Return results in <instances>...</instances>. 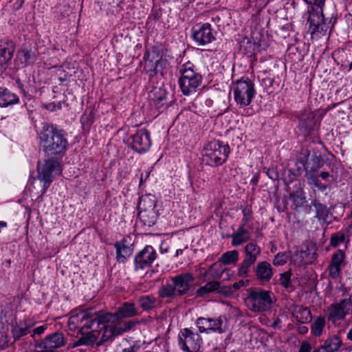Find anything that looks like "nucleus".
<instances>
[{
	"instance_id": "obj_1",
	"label": "nucleus",
	"mask_w": 352,
	"mask_h": 352,
	"mask_svg": "<svg viewBox=\"0 0 352 352\" xmlns=\"http://www.w3.org/2000/svg\"><path fill=\"white\" fill-rule=\"evenodd\" d=\"M38 138L40 146L48 155H63L66 151L68 145L66 133L56 125L43 123Z\"/></svg>"
},
{
	"instance_id": "obj_2",
	"label": "nucleus",
	"mask_w": 352,
	"mask_h": 352,
	"mask_svg": "<svg viewBox=\"0 0 352 352\" xmlns=\"http://www.w3.org/2000/svg\"><path fill=\"white\" fill-rule=\"evenodd\" d=\"M179 73L178 83L182 93L186 96L195 94L203 80L198 69L193 63L187 62L181 66Z\"/></svg>"
},
{
	"instance_id": "obj_3",
	"label": "nucleus",
	"mask_w": 352,
	"mask_h": 352,
	"mask_svg": "<svg viewBox=\"0 0 352 352\" xmlns=\"http://www.w3.org/2000/svg\"><path fill=\"white\" fill-rule=\"evenodd\" d=\"M230 153V148L228 144L214 140L204 146L203 161L206 165L217 167L226 162Z\"/></svg>"
},
{
	"instance_id": "obj_4",
	"label": "nucleus",
	"mask_w": 352,
	"mask_h": 352,
	"mask_svg": "<svg viewBox=\"0 0 352 352\" xmlns=\"http://www.w3.org/2000/svg\"><path fill=\"white\" fill-rule=\"evenodd\" d=\"M324 3L325 0H315L307 12V23L311 34L326 32L330 28L331 19L326 18L323 12Z\"/></svg>"
},
{
	"instance_id": "obj_5",
	"label": "nucleus",
	"mask_w": 352,
	"mask_h": 352,
	"mask_svg": "<svg viewBox=\"0 0 352 352\" xmlns=\"http://www.w3.org/2000/svg\"><path fill=\"white\" fill-rule=\"evenodd\" d=\"M232 90L234 101L240 108L249 106L256 94L254 82L245 76L236 81Z\"/></svg>"
},
{
	"instance_id": "obj_6",
	"label": "nucleus",
	"mask_w": 352,
	"mask_h": 352,
	"mask_svg": "<svg viewBox=\"0 0 352 352\" xmlns=\"http://www.w3.org/2000/svg\"><path fill=\"white\" fill-rule=\"evenodd\" d=\"M272 293L262 289L248 292L245 302L248 309L255 313L265 312L272 308Z\"/></svg>"
},
{
	"instance_id": "obj_7",
	"label": "nucleus",
	"mask_w": 352,
	"mask_h": 352,
	"mask_svg": "<svg viewBox=\"0 0 352 352\" xmlns=\"http://www.w3.org/2000/svg\"><path fill=\"white\" fill-rule=\"evenodd\" d=\"M60 162L54 157L48 158L45 160L41 166L38 167V178L43 182L42 194L45 193L54 176L60 174Z\"/></svg>"
},
{
	"instance_id": "obj_8",
	"label": "nucleus",
	"mask_w": 352,
	"mask_h": 352,
	"mask_svg": "<svg viewBox=\"0 0 352 352\" xmlns=\"http://www.w3.org/2000/svg\"><path fill=\"white\" fill-rule=\"evenodd\" d=\"M124 141L132 150L140 154L146 153L152 144L150 133L146 129L137 130L134 134L129 135Z\"/></svg>"
},
{
	"instance_id": "obj_9",
	"label": "nucleus",
	"mask_w": 352,
	"mask_h": 352,
	"mask_svg": "<svg viewBox=\"0 0 352 352\" xmlns=\"http://www.w3.org/2000/svg\"><path fill=\"white\" fill-rule=\"evenodd\" d=\"M177 340L180 349L185 352H197L202 344L201 336L188 328H184L179 331Z\"/></svg>"
},
{
	"instance_id": "obj_10",
	"label": "nucleus",
	"mask_w": 352,
	"mask_h": 352,
	"mask_svg": "<svg viewBox=\"0 0 352 352\" xmlns=\"http://www.w3.org/2000/svg\"><path fill=\"white\" fill-rule=\"evenodd\" d=\"M245 256L238 268L237 274L239 277L247 278L250 267L254 264L261 254L260 247L254 243H248L244 250Z\"/></svg>"
},
{
	"instance_id": "obj_11",
	"label": "nucleus",
	"mask_w": 352,
	"mask_h": 352,
	"mask_svg": "<svg viewBox=\"0 0 352 352\" xmlns=\"http://www.w3.org/2000/svg\"><path fill=\"white\" fill-rule=\"evenodd\" d=\"M195 324L200 333H223L226 331V318L222 316L214 318L199 317Z\"/></svg>"
},
{
	"instance_id": "obj_12",
	"label": "nucleus",
	"mask_w": 352,
	"mask_h": 352,
	"mask_svg": "<svg viewBox=\"0 0 352 352\" xmlns=\"http://www.w3.org/2000/svg\"><path fill=\"white\" fill-rule=\"evenodd\" d=\"M216 32L209 23H198L191 29V36L199 46L209 44L215 40Z\"/></svg>"
},
{
	"instance_id": "obj_13",
	"label": "nucleus",
	"mask_w": 352,
	"mask_h": 352,
	"mask_svg": "<svg viewBox=\"0 0 352 352\" xmlns=\"http://www.w3.org/2000/svg\"><path fill=\"white\" fill-rule=\"evenodd\" d=\"M157 253L152 245H147L139 251L134 257V270L144 271L152 266L156 260Z\"/></svg>"
},
{
	"instance_id": "obj_14",
	"label": "nucleus",
	"mask_w": 352,
	"mask_h": 352,
	"mask_svg": "<svg viewBox=\"0 0 352 352\" xmlns=\"http://www.w3.org/2000/svg\"><path fill=\"white\" fill-rule=\"evenodd\" d=\"M81 336L75 341L72 347H76L81 345L90 346L94 344L98 340V331L95 328L93 329L90 324H85L79 329Z\"/></svg>"
},
{
	"instance_id": "obj_15",
	"label": "nucleus",
	"mask_w": 352,
	"mask_h": 352,
	"mask_svg": "<svg viewBox=\"0 0 352 352\" xmlns=\"http://www.w3.org/2000/svg\"><path fill=\"white\" fill-rule=\"evenodd\" d=\"M170 280L177 291V295L182 296L189 292L195 277L192 273L186 272L173 276Z\"/></svg>"
},
{
	"instance_id": "obj_16",
	"label": "nucleus",
	"mask_w": 352,
	"mask_h": 352,
	"mask_svg": "<svg viewBox=\"0 0 352 352\" xmlns=\"http://www.w3.org/2000/svg\"><path fill=\"white\" fill-rule=\"evenodd\" d=\"M117 319L116 312L114 314H102L94 309V314H93L91 318L90 326H92L93 329L95 328L98 331L102 330V328L109 327L111 325H109V324H113Z\"/></svg>"
},
{
	"instance_id": "obj_17",
	"label": "nucleus",
	"mask_w": 352,
	"mask_h": 352,
	"mask_svg": "<svg viewBox=\"0 0 352 352\" xmlns=\"http://www.w3.org/2000/svg\"><path fill=\"white\" fill-rule=\"evenodd\" d=\"M157 58V54L155 50H153L151 52H146L144 55L145 62L144 69L150 77H153L158 73V67L162 66L164 62L161 58Z\"/></svg>"
},
{
	"instance_id": "obj_18",
	"label": "nucleus",
	"mask_w": 352,
	"mask_h": 352,
	"mask_svg": "<svg viewBox=\"0 0 352 352\" xmlns=\"http://www.w3.org/2000/svg\"><path fill=\"white\" fill-rule=\"evenodd\" d=\"M316 126V114L311 111H303L299 118L298 129L305 135H309Z\"/></svg>"
},
{
	"instance_id": "obj_19",
	"label": "nucleus",
	"mask_w": 352,
	"mask_h": 352,
	"mask_svg": "<svg viewBox=\"0 0 352 352\" xmlns=\"http://www.w3.org/2000/svg\"><path fill=\"white\" fill-rule=\"evenodd\" d=\"M94 314V309L89 308L85 310H83L76 314L72 315L69 319V326L71 329H76L80 327L85 324H91V318Z\"/></svg>"
},
{
	"instance_id": "obj_20",
	"label": "nucleus",
	"mask_w": 352,
	"mask_h": 352,
	"mask_svg": "<svg viewBox=\"0 0 352 352\" xmlns=\"http://www.w3.org/2000/svg\"><path fill=\"white\" fill-rule=\"evenodd\" d=\"M65 340L63 333L54 332L48 335L40 344V347L46 351H54L55 349L65 346Z\"/></svg>"
},
{
	"instance_id": "obj_21",
	"label": "nucleus",
	"mask_w": 352,
	"mask_h": 352,
	"mask_svg": "<svg viewBox=\"0 0 352 352\" xmlns=\"http://www.w3.org/2000/svg\"><path fill=\"white\" fill-rule=\"evenodd\" d=\"M346 303V300H341L339 302L331 305L328 309V320L333 323L343 320L349 314Z\"/></svg>"
},
{
	"instance_id": "obj_22",
	"label": "nucleus",
	"mask_w": 352,
	"mask_h": 352,
	"mask_svg": "<svg viewBox=\"0 0 352 352\" xmlns=\"http://www.w3.org/2000/svg\"><path fill=\"white\" fill-rule=\"evenodd\" d=\"M130 241L129 236H124L122 240L114 244L116 250V259L118 261L124 262L133 253V248Z\"/></svg>"
},
{
	"instance_id": "obj_23",
	"label": "nucleus",
	"mask_w": 352,
	"mask_h": 352,
	"mask_svg": "<svg viewBox=\"0 0 352 352\" xmlns=\"http://www.w3.org/2000/svg\"><path fill=\"white\" fill-rule=\"evenodd\" d=\"M342 344V340L338 335L329 336L324 343L316 348L312 352H336Z\"/></svg>"
},
{
	"instance_id": "obj_24",
	"label": "nucleus",
	"mask_w": 352,
	"mask_h": 352,
	"mask_svg": "<svg viewBox=\"0 0 352 352\" xmlns=\"http://www.w3.org/2000/svg\"><path fill=\"white\" fill-rule=\"evenodd\" d=\"M141 311L131 301L124 302L116 311L117 318H129L140 316Z\"/></svg>"
},
{
	"instance_id": "obj_25",
	"label": "nucleus",
	"mask_w": 352,
	"mask_h": 352,
	"mask_svg": "<svg viewBox=\"0 0 352 352\" xmlns=\"http://www.w3.org/2000/svg\"><path fill=\"white\" fill-rule=\"evenodd\" d=\"M290 310L293 317L300 324L309 323L312 320V314L308 307L294 305Z\"/></svg>"
},
{
	"instance_id": "obj_26",
	"label": "nucleus",
	"mask_w": 352,
	"mask_h": 352,
	"mask_svg": "<svg viewBox=\"0 0 352 352\" xmlns=\"http://www.w3.org/2000/svg\"><path fill=\"white\" fill-rule=\"evenodd\" d=\"M254 273L257 279L263 283L269 282L273 276L272 267L267 261L258 262L254 269Z\"/></svg>"
},
{
	"instance_id": "obj_27",
	"label": "nucleus",
	"mask_w": 352,
	"mask_h": 352,
	"mask_svg": "<svg viewBox=\"0 0 352 352\" xmlns=\"http://www.w3.org/2000/svg\"><path fill=\"white\" fill-rule=\"evenodd\" d=\"M14 52V44L10 41H0V68L10 60Z\"/></svg>"
},
{
	"instance_id": "obj_28",
	"label": "nucleus",
	"mask_w": 352,
	"mask_h": 352,
	"mask_svg": "<svg viewBox=\"0 0 352 352\" xmlns=\"http://www.w3.org/2000/svg\"><path fill=\"white\" fill-rule=\"evenodd\" d=\"M314 162V165L310 166L309 164L304 165V169L305 170V177L307 179V183L310 186L314 184L315 182L318 179L316 175L318 169L322 166L319 158L317 156H314L311 158Z\"/></svg>"
},
{
	"instance_id": "obj_29",
	"label": "nucleus",
	"mask_w": 352,
	"mask_h": 352,
	"mask_svg": "<svg viewBox=\"0 0 352 352\" xmlns=\"http://www.w3.org/2000/svg\"><path fill=\"white\" fill-rule=\"evenodd\" d=\"M19 103L18 96L11 92L8 89L0 87V107H7L10 105Z\"/></svg>"
},
{
	"instance_id": "obj_30",
	"label": "nucleus",
	"mask_w": 352,
	"mask_h": 352,
	"mask_svg": "<svg viewBox=\"0 0 352 352\" xmlns=\"http://www.w3.org/2000/svg\"><path fill=\"white\" fill-rule=\"evenodd\" d=\"M312 207L316 211V217L320 221L326 222L329 214V210L327 206L314 199L311 201L310 208Z\"/></svg>"
},
{
	"instance_id": "obj_31",
	"label": "nucleus",
	"mask_w": 352,
	"mask_h": 352,
	"mask_svg": "<svg viewBox=\"0 0 352 352\" xmlns=\"http://www.w3.org/2000/svg\"><path fill=\"white\" fill-rule=\"evenodd\" d=\"M157 199L155 195L146 194L140 197L138 210H155Z\"/></svg>"
},
{
	"instance_id": "obj_32",
	"label": "nucleus",
	"mask_w": 352,
	"mask_h": 352,
	"mask_svg": "<svg viewBox=\"0 0 352 352\" xmlns=\"http://www.w3.org/2000/svg\"><path fill=\"white\" fill-rule=\"evenodd\" d=\"M16 58L21 64L29 65L36 60V56L34 51L24 47L18 52Z\"/></svg>"
},
{
	"instance_id": "obj_33",
	"label": "nucleus",
	"mask_w": 352,
	"mask_h": 352,
	"mask_svg": "<svg viewBox=\"0 0 352 352\" xmlns=\"http://www.w3.org/2000/svg\"><path fill=\"white\" fill-rule=\"evenodd\" d=\"M326 326V319L324 316L316 317L311 324V333L314 337H320L324 331Z\"/></svg>"
},
{
	"instance_id": "obj_34",
	"label": "nucleus",
	"mask_w": 352,
	"mask_h": 352,
	"mask_svg": "<svg viewBox=\"0 0 352 352\" xmlns=\"http://www.w3.org/2000/svg\"><path fill=\"white\" fill-rule=\"evenodd\" d=\"M250 239V233L245 230L243 226H241L237 231L232 235V245L239 246L247 242Z\"/></svg>"
},
{
	"instance_id": "obj_35",
	"label": "nucleus",
	"mask_w": 352,
	"mask_h": 352,
	"mask_svg": "<svg viewBox=\"0 0 352 352\" xmlns=\"http://www.w3.org/2000/svg\"><path fill=\"white\" fill-rule=\"evenodd\" d=\"M138 215L144 225L151 226L156 223L157 219V212L156 210H139Z\"/></svg>"
},
{
	"instance_id": "obj_36",
	"label": "nucleus",
	"mask_w": 352,
	"mask_h": 352,
	"mask_svg": "<svg viewBox=\"0 0 352 352\" xmlns=\"http://www.w3.org/2000/svg\"><path fill=\"white\" fill-rule=\"evenodd\" d=\"M157 299L151 295L141 296L138 299L140 307L145 311H150L156 307Z\"/></svg>"
},
{
	"instance_id": "obj_37",
	"label": "nucleus",
	"mask_w": 352,
	"mask_h": 352,
	"mask_svg": "<svg viewBox=\"0 0 352 352\" xmlns=\"http://www.w3.org/2000/svg\"><path fill=\"white\" fill-rule=\"evenodd\" d=\"M316 256L314 254H310L307 250H297L293 256L294 262L298 263V265H305L311 263L315 260Z\"/></svg>"
},
{
	"instance_id": "obj_38",
	"label": "nucleus",
	"mask_w": 352,
	"mask_h": 352,
	"mask_svg": "<svg viewBox=\"0 0 352 352\" xmlns=\"http://www.w3.org/2000/svg\"><path fill=\"white\" fill-rule=\"evenodd\" d=\"M138 323V321L130 320L121 322L116 324H113L111 327H113L114 335L118 336L123 334L125 332L129 331Z\"/></svg>"
},
{
	"instance_id": "obj_39",
	"label": "nucleus",
	"mask_w": 352,
	"mask_h": 352,
	"mask_svg": "<svg viewBox=\"0 0 352 352\" xmlns=\"http://www.w3.org/2000/svg\"><path fill=\"white\" fill-rule=\"evenodd\" d=\"M220 289V283L216 280L207 283L205 285L200 287L196 291V295L199 297H203L206 294L213 292H219Z\"/></svg>"
},
{
	"instance_id": "obj_40",
	"label": "nucleus",
	"mask_w": 352,
	"mask_h": 352,
	"mask_svg": "<svg viewBox=\"0 0 352 352\" xmlns=\"http://www.w3.org/2000/svg\"><path fill=\"white\" fill-rule=\"evenodd\" d=\"M158 295L162 298H174L177 295V291L172 283L163 285L158 291Z\"/></svg>"
},
{
	"instance_id": "obj_41",
	"label": "nucleus",
	"mask_w": 352,
	"mask_h": 352,
	"mask_svg": "<svg viewBox=\"0 0 352 352\" xmlns=\"http://www.w3.org/2000/svg\"><path fill=\"white\" fill-rule=\"evenodd\" d=\"M239 258V254L237 250H230L223 253L218 262L224 265H235Z\"/></svg>"
},
{
	"instance_id": "obj_42",
	"label": "nucleus",
	"mask_w": 352,
	"mask_h": 352,
	"mask_svg": "<svg viewBox=\"0 0 352 352\" xmlns=\"http://www.w3.org/2000/svg\"><path fill=\"white\" fill-rule=\"evenodd\" d=\"M154 97L152 99L155 108L160 109L163 107L167 102V94L164 89H159L155 90Z\"/></svg>"
},
{
	"instance_id": "obj_43",
	"label": "nucleus",
	"mask_w": 352,
	"mask_h": 352,
	"mask_svg": "<svg viewBox=\"0 0 352 352\" xmlns=\"http://www.w3.org/2000/svg\"><path fill=\"white\" fill-rule=\"evenodd\" d=\"M345 259V254L341 250H336L331 256V258L329 264L340 267L342 265Z\"/></svg>"
},
{
	"instance_id": "obj_44",
	"label": "nucleus",
	"mask_w": 352,
	"mask_h": 352,
	"mask_svg": "<svg viewBox=\"0 0 352 352\" xmlns=\"http://www.w3.org/2000/svg\"><path fill=\"white\" fill-rule=\"evenodd\" d=\"M289 199L294 204L295 209L302 207L306 203V197L299 192L290 193Z\"/></svg>"
},
{
	"instance_id": "obj_45",
	"label": "nucleus",
	"mask_w": 352,
	"mask_h": 352,
	"mask_svg": "<svg viewBox=\"0 0 352 352\" xmlns=\"http://www.w3.org/2000/svg\"><path fill=\"white\" fill-rule=\"evenodd\" d=\"M71 13L70 7L67 4H60L56 6L54 10L55 16L58 19H64Z\"/></svg>"
},
{
	"instance_id": "obj_46",
	"label": "nucleus",
	"mask_w": 352,
	"mask_h": 352,
	"mask_svg": "<svg viewBox=\"0 0 352 352\" xmlns=\"http://www.w3.org/2000/svg\"><path fill=\"white\" fill-rule=\"evenodd\" d=\"M30 332V327L27 325L24 327L16 325L12 329V336L14 340H19L21 337L29 333Z\"/></svg>"
},
{
	"instance_id": "obj_47",
	"label": "nucleus",
	"mask_w": 352,
	"mask_h": 352,
	"mask_svg": "<svg viewBox=\"0 0 352 352\" xmlns=\"http://www.w3.org/2000/svg\"><path fill=\"white\" fill-rule=\"evenodd\" d=\"M102 330H103V333L100 340L97 343L98 346L101 345L105 342L112 340L115 337H116V336L114 335V331L111 326L109 327L102 328Z\"/></svg>"
},
{
	"instance_id": "obj_48",
	"label": "nucleus",
	"mask_w": 352,
	"mask_h": 352,
	"mask_svg": "<svg viewBox=\"0 0 352 352\" xmlns=\"http://www.w3.org/2000/svg\"><path fill=\"white\" fill-rule=\"evenodd\" d=\"M344 240L345 234L342 232H338L331 235L330 238V245L331 246L336 248L343 243Z\"/></svg>"
},
{
	"instance_id": "obj_49",
	"label": "nucleus",
	"mask_w": 352,
	"mask_h": 352,
	"mask_svg": "<svg viewBox=\"0 0 352 352\" xmlns=\"http://www.w3.org/2000/svg\"><path fill=\"white\" fill-rule=\"evenodd\" d=\"M218 263L219 262L212 264L209 267L210 275L214 278H220L223 272Z\"/></svg>"
},
{
	"instance_id": "obj_50",
	"label": "nucleus",
	"mask_w": 352,
	"mask_h": 352,
	"mask_svg": "<svg viewBox=\"0 0 352 352\" xmlns=\"http://www.w3.org/2000/svg\"><path fill=\"white\" fill-rule=\"evenodd\" d=\"M329 276L333 280H338L341 277V267L329 264Z\"/></svg>"
},
{
	"instance_id": "obj_51",
	"label": "nucleus",
	"mask_w": 352,
	"mask_h": 352,
	"mask_svg": "<svg viewBox=\"0 0 352 352\" xmlns=\"http://www.w3.org/2000/svg\"><path fill=\"white\" fill-rule=\"evenodd\" d=\"M288 257L285 252H279L274 256L273 264L276 266L283 265L287 261Z\"/></svg>"
},
{
	"instance_id": "obj_52",
	"label": "nucleus",
	"mask_w": 352,
	"mask_h": 352,
	"mask_svg": "<svg viewBox=\"0 0 352 352\" xmlns=\"http://www.w3.org/2000/svg\"><path fill=\"white\" fill-rule=\"evenodd\" d=\"M280 285L285 288L287 289L291 285V272H285L280 274Z\"/></svg>"
},
{
	"instance_id": "obj_53",
	"label": "nucleus",
	"mask_w": 352,
	"mask_h": 352,
	"mask_svg": "<svg viewBox=\"0 0 352 352\" xmlns=\"http://www.w3.org/2000/svg\"><path fill=\"white\" fill-rule=\"evenodd\" d=\"M44 107L50 111H55L56 110H60L62 108L61 103L58 102H50L44 104Z\"/></svg>"
},
{
	"instance_id": "obj_54",
	"label": "nucleus",
	"mask_w": 352,
	"mask_h": 352,
	"mask_svg": "<svg viewBox=\"0 0 352 352\" xmlns=\"http://www.w3.org/2000/svg\"><path fill=\"white\" fill-rule=\"evenodd\" d=\"M267 175L272 180H277L279 177L277 170L274 168H267L265 170Z\"/></svg>"
},
{
	"instance_id": "obj_55",
	"label": "nucleus",
	"mask_w": 352,
	"mask_h": 352,
	"mask_svg": "<svg viewBox=\"0 0 352 352\" xmlns=\"http://www.w3.org/2000/svg\"><path fill=\"white\" fill-rule=\"evenodd\" d=\"M141 344L138 342H134L131 346L124 348L122 352H138L140 351Z\"/></svg>"
},
{
	"instance_id": "obj_56",
	"label": "nucleus",
	"mask_w": 352,
	"mask_h": 352,
	"mask_svg": "<svg viewBox=\"0 0 352 352\" xmlns=\"http://www.w3.org/2000/svg\"><path fill=\"white\" fill-rule=\"evenodd\" d=\"M311 344L308 341H302L300 346L299 352H311Z\"/></svg>"
},
{
	"instance_id": "obj_57",
	"label": "nucleus",
	"mask_w": 352,
	"mask_h": 352,
	"mask_svg": "<svg viewBox=\"0 0 352 352\" xmlns=\"http://www.w3.org/2000/svg\"><path fill=\"white\" fill-rule=\"evenodd\" d=\"M161 16H162V12L160 11V10H153L152 11L151 14L148 16V21L153 20V21H156L160 19Z\"/></svg>"
},
{
	"instance_id": "obj_58",
	"label": "nucleus",
	"mask_w": 352,
	"mask_h": 352,
	"mask_svg": "<svg viewBox=\"0 0 352 352\" xmlns=\"http://www.w3.org/2000/svg\"><path fill=\"white\" fill-rule=\"evenodd\" d=\"M310 186L317 188L318 190H320L322 192L324 191L327 188V185L323 184L321 182H320L318 179L315 182L314 184H312Z\"/></svg>"
},
{
	"instance_id": "obj_59",
	"label": "nucleus",
	"mask_w": 352,
	"mask_h": 352,
	"mask_svg": "<svg viewBox=\"0 0 352 352\" xmlns=\"http://www.w3.org/2000/svg\"><path fill=\"white\" fill-rule=\"evenodd\" d=\"M282 321L279 318H276L274 322L271 324V327L275 329H280Z\"/></svg>"
},
{
	"instance_id": "obj_60",
	"label": "nucleus",
	"mask_w": 352,
	"mask_h": 352,
	"mask_svg": "<svg viewBox=\"0 0 352 352\" xmlns=\"http://www.w3.org/2000/svg\"><path fill=\"white\" fill-rule=\"evenodd\" d=\"M46 329V327L45 325L39 326L35 328L33 331V336L37 334L41 335L44 333Z\"/></svg>"
},
{
	"instance_id": "obj_61",
	"label": "nucleus",
	"mask_w": 352,
	"mask_h": 352,
	"mask_svg": "<svg viewBox=\"0 0 352 352\" xmlns=\"http://www.w3.org/2000/svg\"><path fill=\"white\" fill-rule=\"evenodd\" d=\"M245 285V281L243 280H241L238 282H236L234 283L232 287L233 289H234L235 290H237V289H239L240 288L244 287Z\"/></svg>"
},
{
	"instance_id": "obj_62",
	"label": "nucleus",
	"mask_w": 352,
	"mask_h": 352,
	"mask_svg": "<svg viewBox=\"0 0 352 352\" xmlns=\"http://www.w3.org/2000/svg\"><path fill=\"white\" fill-rule=\"evenodd\" d=\"M297 331H298V333H300L301 335H305V334L307 333L309 329L306 326L299 325L298 327Z\"/></svg>"
},
{
	"instance_id": "obj_63",
	"label": "nucleus",
	"mask_w": 352,
	"mask_h": 352,
	"mask_svg": "<svg viewBox=\"0 0 352 352\" xmlns=\"http://www.w3.org/2000/svg\"><path fill=\"white\" fill-rule=\"evenodd\" d=\"M249 211H248L246 209H243L242 212H243V223L241 225V226H243V227L245 226V225L247 223V222H248L250 219V217H248V212Z\"/></svg>"
},
{
	"instance_id": "obj_64",
	"label": "nucleus",
	"mask_w": 352,
	"mask_h": 352,
	"mask_svg": "<svg viewBox=\"0 0 352 352\" xmlns=\"http://www.w3.org/2000/svg\"><path fill=\"white\" fill-rule=\"evenodd\" d=\"M342 300L346 301V308L348 309L349 311H350V307H352V293L349 295V297L348 298H344Z\"/></svg>"
}]
</instances>
